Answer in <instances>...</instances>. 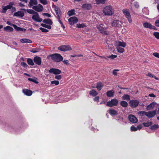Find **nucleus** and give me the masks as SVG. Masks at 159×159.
Here are the masks:
<instances>
[{"label":"nucleus","instance_id":"obj_17","mask_svg":"<svg viewBox=\"0 0 159 159\" xmlns=\"http://www.w3.org/2000/svg\"><path fill=\"white\" fill-rule=\"evenodd\" d=\"M83 9L87 10H90L92 8V5L90 3H85L82 6Z\"/></svg>","mask_w":159,"mask_h":159},{"label":"nucleus","instance_id":"obj_57","mask_svg":"<svg viewBox=\"0 0 159 159\" xmlns=\"http://www.w3.org/2000/svg\"><path fill=\"white\" fill-rule=\"evenodd\" d=\"M119 71V70H113V74L115 75H117V73L116 72V71Z\"/></svg>","mask_w":159,"mask_h":159},{"label":"nucleus","instance_id":"obj_20","mask_svg":"<svg viewBox=\"0 0 159 159\" xmlns=\"http://www.w3.org/2000/svg\"><path fill=\"white\" fill-rule=\"evenodd\" d=\"M54 8L57 17H58V16H61V14L60 8L56 5L54 6Z\"/></svg>","mask_w":159,"mask_h":159},{"label":"nucleus","instance_id":"obj_58","mask_svg":"<svg viewBox=\"0 0 159 159\" xmlns=\"http://www.w3.org/2000/svg\"><path fill=\"white\" fill-rule=\"evenodd\" d=\"M99 99V98L98 96H96L95 97L94 99L93 100L95 101H98Z\"/></svg>","mask_w":159,"mask_h":159},{"label":"nucleus","instance_id":"obj_25","mask_svg":"<svg viewBox=\"0 0 159 159\" xmlns=\"http://www.w3.org/2000/svg\"><path fill=\"white\" fill-rule=\"evenodd\" d=\"M117 44L118 45V47H122L124 48L126 45V43L124 42H122L120 41H118L117 42Z\"/></svg>","mask_w":159,"mask_h":159},{"label":"nucleus","instance_id":"obj_43","mask_svg":"<svg viewBox=\"0 0 159 159\" xmlns=\"http://www.w3.org/2000/svg\"><path fill=\"white\" fill-rule=\"evenodd\" d=\"M158 128V126L157 125L155 124L150 127L151 129L152 130H155Z\"/></svg>","mask_w":159,"mask_h":159},{"label":"nucleus","instance_id":"obj_64","mask_svg":"<svg viewBox=\"0 0 159 159\" xmlns=\"http://www.w3.org/2000/svg\"><path fill=\"white\" fill-rule=\"evenodd\" d=\"M19 5L21 7H23L25 6V5L23 4H22L21 3H19Z\"/></svg>","mask_w":159,"mask_h":159},{"label":"nucleus","instance_id":"obj_26","mask_svg":"<svg viewBox=\"0 0 159 159\" xmlns=\"http://www.w3.org/2000/svg\"><path fill=\"white\" fill-rule=\"evenodd\" d=\"M43 22L44 23H46L47 24L49 25H52V22L50 19H45L43 20Z\"/></svg>","mask_w":159,"mask_h":159},{"label":"nucleus","instance_id":"obj_52","mask_svg":"<svg viewBox=\"0 0 159 159\" xmlns=\"http://www.w3.org/2000/svg\"><path fill=\"white\" fill-rule=\"evenodd\" d=\"M134 6L135 7L138 8L139 7V5L138 3L136 2H135L134 3Z\"/></svg>","mask_w":159,"mask_h":159},{"label":"nucleus","instance_id":"obj_19","mask_svg":"<svg viewBox=\"0 0 159 159\" xmlns=\"http://www.w3.org/2000/svg\"><path fill=\"white\" fill-rule=\"evenodd\" d=\"M24 15V13L21 11H19L14 13L13 15L14 16L23 17Z\"/></svg>","mask_w":159,"mask_h":159},{"label":"nucleus","instance_id":"obj_62","mask_svg":"<svg viewBox=\"0 0 159 159\" xmlns=\"http://www.w3.org/2000/svg\"><path fill=\"white\" fill-rule=\"evenodd\" d=\"M60 17L61 16H58V17H57V18L58 20V21L60 23L62 22L61 21V20H60Z\"/></svg>","mask_w":159,"mask_h":159},{"label":"nucleus","instance_id":"obj_11","mask_svg":"<svg viewBox=\"0 0 159 159\" xmlns=\"http://www.w3.org/2000/svg\"><path fill=\"white\" fill-rule=\"evenodd\" d=\"M32 8L37 12H40L43 11V7L42 5L39 4L37 6H33Z\"/></svg>","mask_w":159,"mask_h":159},{"label":"nucleus","instance_id":"obj_32","mask_svg":"<svg viewBox=\"0 0 159 159\" xmlns=\"http://www.w3.org/2000/svg\"><path fill=\"white\" fill-rule=\"evenodd\" d=\"M90 95L93 96H95L98 94V93L94 89L91 90L89 93Z\"/></svg>","mask_w":159,"mask_h":159},{"label":"nucleus","instance_id":"obj_42","mask_svg":"<svg viewBox=\"0 0 159 159\" xmlns=\"http://www.w3.org/2000/svg\"><path fill=\"white\" fill-rule=\"evenodd\" d=\"M86 26V25L84 24H76V27L78 28H84Z\"/></svg>","mask_w":159,"mask_h":159},{"label":"nucleus","instance_id":"obj_30","mask_svg":"<svg viewBox=\"0 0 159 159\" xmlns=\"http://www.w3.org/2000/svg\"><path fill=\"white\" fill-rule=\"evenodd\" d=\"M103 85L102 83H97L96 88L99 91L103 87Z\"/></svg>","mask_w":159,"mask_h":159},{"label":"nucleus","instance_id":"obj_51","mask_svg":"<svg viewBox=\"0 0 159 159\" xmlns=\"http://www.w3.org/2000/svg\"><path fill=\"white\" fill-rule=\"evenodd\" d=\"M39 29L41 30V31L43 32H47L48 31V30L45 29L44 28H43L42 27H40Z\"/></svg>","mask_w":159,"mask_h":159},{"label":"nucleus","instance_id":"obj_22","mask_svg":"<svg viewBox=\"0 0 159 159\" xmlns=\"http://www.w3.org/2000/svg\"><path fill=\"white\" fill-rule=\"evenodd\" d=\"M109 113L111 116L116 115L117 114V112L113 109H110L109 110Z\"/></svg>","mask_w":159,"mask_h":159},{"label":"nucleus","instance_id":"obj_1","mask_svg":"<svg viewBox=\"0 0 159 159\" xmlns=\"http://www.w3.org/2000/svg\"><path fill=\"white\" fill-rule=\"evenodd\" d=\"M114 10L111 6H108L105 7L103 9V12L105 15L111 16L113 14Z\"/></svg>","mask_w":159,"mask_h":159},{"label":"nucleus","instance_id":"obj_50","mask_svg":"<svg viewBox=\"0 0 159 159\" xmlns=\"http://www.w3.org/2000/svg\"><path fill=\"white\" fill-rule=\"evenodd\" d=\"M47 0H39L41 3L43 5H46L48 4Z\"/></svg>","mask_w":159,"mask_h":159},{"label":"nucleus","instance_id":"obj_12","mask_svg":"<svg viewBox=\"0 0 159 159\" xmlns=\"http://www.w3.org/2000/svg\"><path fill=\"white\" fill-rule=\"evenodd\" d=\"M50 73H52L55 75H59L61 73V71L59 69L51 68L48 71Z\"/></svg>","mask_w":159,"mask_h":159},{"label":"nucleus","instance_id":"obj_35","mask_svg":"<svg viewBox=\"0 0 159 159\" xmlns=\"http://www.w3.org/2000/svg\"><path fill=\"white\" fill-rule=\"evenodd\" d=\"M28 80L36 84L39 83L38 82L37 80V79L35 77L33 78H29L28 79Z\"/></svg>","mask_w":159,"mask_h":159},{"label":"nucleus","instance_id":"obj_31","mask_svg":"<svg viewBox=\"0 0 159 159\" xmlns=\"http://www.w3.org/2000/svg\"><path fill=\"white\" fill-rule=\"evenodd\" d=\"M21 10L25 11H27L28 13L32 14L33 15L36 12L32 9H27V10H26L25 9L23 8L21 9Z\"/></svg>","mask_w":159,"mask_h":159},{"label":"nucleus","instance_id":"obj_14","mask_svg":"<svg viewBox=\"0 0 159 159\" xmlns=\"http://www.w3.org/2000/svg\"><path fill=\"white\" fill-rule=\"evenodd\" d=\"M129 120L131 122L136 123L138 121L137 118L134 115H129L128 116Z\"/></svg>","mask_w":159,"mask_h":159},{"label":"nucleus","instance_id":"obj_36","mask_svg":"<svg viewBox=\"0 0 159 159\" xmlns=\"http://www.w3.org/2000/svg\"><path fill=\"white\" fill-rule=\"evenodd\" d=\"M117 51L120 53H123L124 52L125 50L124 48H120V47L117 46L116 47Z\"/></svg>","mask_w":159,"mask_h":159},{"label":"nucleus","instance_id":"obj_28","mask_svg":"<svg viewBox=\"0 0 159 159\" xmlns=\"http://www.w3.org/2000/svg\"><path fill=\"white\" fill-rule=\"evenodd\" d=\"M20 42L22 43H31L32 41L30 39H20Z\"/></svg>","mask_w":159,"mask_h":159},{"label":"nucleus","instance_id":"obj_59","mask_svg":"<svg viewBox=\"0 0 159 159\" xmlns=\"http://www.w3.org/2000/svg\"><path fill=\"white\" fill-rule=\"evenodd\" d=\"M64 63L66 65H69V64L68 62V60H64L63 61Z\"/></svg>","mask_w":159,"mask_h":159},{"label":"nucleus","instance_id":"obj_6","mask_svg":"<svg viewBox=\"0 0 159 159\" xmlns=\"http://www.w3.org/2000/svg\"><path fill=\"white\" fill-rule=\"evenodd\" d=\"M32 18L34 21L38 22H40L42 21V19L40 18L39 14L36 12L33 15Z\"/></svg>","mask_w":159,"mask_h":159},{"label":"nucleus","instance_id":"obj_45","mask_svg":"<svg viewBox=\"0 0 159 159\" xmlns=\"http://www.w3.org/2000/svg\"><path fill=\"white\" fill-rule=\"evenodd\" d=\"M41 25L43 27L47 28L49 29H50L51 28V27L50 25H48L44 24H41Z\"/></svg>","mask_w":159,"mask_h":159},{"label":"nucleus","instance_id":"obj_3","mask_svg":"<svg viewBox=\"0 0 159 159\" xmlns=\"http://www.w3.org/2000/svg\"><path fill=\"white\" fill-rule=\"evenodd\" d=\"M118 100L116 98L112 99L111 101L107 102L106 106L111 107L114 106H116L118 103Z\"/></svg>","mask_w":159,"mask_h":159},{"label":"nucleus","instance_id":"obj_33","mask_svg":"<svg viewBox=\"0 0 159 159\" xmlns=\"http://www.w3.org/2000/svg\"><path fill=\"white\" fill-rule=\"evenodd\" d=\"M106 0H95L96 3L97 4H104L106 2Z\"/></svg>","mask_w":159,"mask_h":159},{"label":"nucleus","instance_id":"obj_48","mask_svg":"<svg viewBox=\"0 0 159 159\" xmlns=\"http://www.w3.org/2000/svg\"><path fill=\"white\" fill-rule=\"evenodd\" d=\"M153 35L157 39H159V33L158 32H154Z\"/></svg>","mask_w":159,"mask_h":159},{"label":"nucleus","instance_id":"obj_23","mask_svg":"<svg viewBox=\"0 0 159 159\" xmlns=\"http://www.w3.org/2000/svg\"><path fill=\"white\" fill-rule=\"evenodd\" d=\"M37 4V0H30L29 2V6L30 7H31L33 5H36Z\"/></svg>","mask_w":159,"mask_h":159},{"label":"nucleus","instance_id":"obj_40","mask_svg":"<svg viewBox=\"0 0 159 159\" xmlns=\"http://www.w3.org/2000/svg\"><path fill=\"white\" fill-rule=\"evenodd\" d=\"M12 26L14 28L16 29L17 31H23V29L18 27L17 25H12Z\"/></svg>","mask_w":159,"mask_h":159},{"label":"nucleus","instance_id":"obj_16","mask_svg":"<svg viewBox=\"0 0 159 159\" xmlns=\"http://www.w3.org/2000/svg\"><path fill=\"white\" fill-rule=\"evenodd\" d=\"M33 60L34 62L37 65H40L41 64V58L39 57L36 56L34 57Z\"/></svg>","mask_w":159,"mask_h":159},{"label":"nucleus","instance_id":"obj_37","mask_svg":"<svg viewBox=\"0 0 159 159\" xmlns=\"http://www.w3.org/2000/svg\"><path fill=\"white\" fill-rule=\"evenodd\" d=\"M75 11L74 9H72L70 11H69L68 12V15L70 16H71L74 15L75 14Z\"/></svg>","mask_w":159,"mask_h":159},{"label":"nucleus","instance_id":"obj_55","mask_svg":"<svg viewBox=\"0 0 159 159\" xmlns=\"http://www.w3.org/2000/svg\"><path fill=\"white\" fill-rule=\"evenodd\" d=\"M21 65L25 67H27L28 66L24 62H22L21 63Z\"/></svg>","mask_w":159,"mask_h":159},{"label":"nucleus","instance_id":"obj_24","mask_svg":"<svg viewBox=\"0 0 159 159\" xmlns=\"http://www.w3.org/2000/svg\"><path fill=\"white\" fill-rule=\"evenodd\" d=\"M114 92L112 90L108 91L107 92V95L109 97H112L114 96Z\"/></svg>","mask_w":159,"mask_h":159},{"label":"nucleus","instance_id":"obj_46","mask_svg":"<svg viewBox=\"0 0 159 159\" xmlns=\"http://www.w3.org/2000/svg\"><path fill=\"white\" fill-rule=\"evenodd\" d=\"M130 129L131 131H135L138 130V128L137 127H135L134 126L132 125Z\"/></svg>","mask_w":159,"mask_h":159},{"label":"nucleus","instance_id":"obj_10","mask_svg":"<svg viewBox=\"0 0 159 159\" xmlns=\"http://www.w3.org/2000/svg\"><path fill=\"white\" fill-rule=\"evenodd\" d=\"M156 110L153 111H149L146 112V116L148 118H150L153 117L156 113Z\"/></svg>","mask_w":159,"mask_h":159},{"label":"nucleus","instance_id":"obj_5","mask_svg":"<svg viewBox=\"0 0 159 159\" xmlns=\"http://www.w3.org/2000/svg\"><path fill=\"white\" fill-rule=\"evenodd\" d=\"M122 11L126 17L129 23H131L132 22V20L129 11L126 9H124Z\"/></svg>","mask_w":159,"mask_h":159},{"label":"nucleus","instance_id":"obj_4","mask_svg":"<svg viewBox=\"0 0 159 159\" xmlns=\"http://www.w3.org/2000/svg\"><path fill=\"white\" fill-rule=\"evenodd\" d=\"M97 28L102 34H107L108 33L106 31V28L102 24H101L97 26Z\"/></svg>","mask_w":159,"mask_h":159},{"label":"nucleus","instance_id":"obj_9","mask_svg":"<svg viewBox=\"0 0 159 159\" xmlns=\"http://www.w3.org/2000/svg\"><path fill=\"white\" fill-rule=\"evenodd\" d=\"M139 103V102L136 100H132L129 102L130 106L133 108H135L137 107Z\"/></svg>","mask_w":159,"mask_h":159},{"label":"nucleus","instance_id":"obj_21","mask_svg":"<svg viewBox=\"0 0 159 159\" xmlns=\"http://www.w3.org/2000/svg\"><path fill=\"white\" fill-rule=\"evenodd\" d=\"M156 104V103L152 102L147 107L146 109L148 110H151L154 107L155 105Z\"/></svg>","mask_w":159,"mask_h":159},{"label":"nucleus","instance_id":"obj_29","mask_svg":"<svg viewBox=\"0 0 159 159\" xmlns=\"http://www.w3.org/2000/svg\"><path fill=\"white\" fill-rule=\"evenodd\" d=\"M3 30L5 31H8L9 32H12L13 31V29L10 26H7L4 28Z\"/></svg>","mask_w":159,"mask_h":159},{"label":"nucleus","instance_id":"obj_63","mask_svg":"<svg viewBox=\"0 0 159 159\" xmlns=\"http://www.w3.org/2000/svg\"><path fill=\"white\" fill-rule=\"evenodd\" d=\"M11 8L12 11H15L16 10V8L14 7H13L12 6V7Z\"/></svg>","mask_w":159,"mask_h":159},{"label":"nucleus","instance_id":"obj_54","mask_svg":"<svg viewBox=\"0 0 159 159\" xmlns=\"http://www.w3.org/2000/svg\"><path fill=\"white\" fill-rule=\"evenodd\" d=\"M155 24L156 26L159 27V19L155 22Z\"/></svg>","mask_w":159,"mask_h":159},{"label":"nucleus","instance_id":"obj_41","mask_svg":"<svg viewBox=\"0 0 159 159\" xmlns=\"http://www.w3.org/2000/svg\"><path fill=\"white\" fill-rule=\"evenodd\" d=\"M123 98L124 100H130L129 96L127 94L124 95L123 97Z\"/></svg>","mask_w":159,"mask_h":159},{"label":"nucleus","instance_id":"obj_60","mask_svg":"<svg viewBox=\"0 0 159 159\" xmlns=\"http://www.w3.org/2000/svg\"><path fill=\"white\" fill-rule=\"evenodd\" d=\"M148 96L151 97H156V96L153 93H151L148 95Z\"/></svg>","mask_w":159,"mask_h":159},{"label":"nucleus","instance_id":"obj_61","mask_svg":"<svg viewBox=\"0 0 159 159\" xmlns=\"http://www.w3.org/2000/svg\"><path fill=\"white\" fill-rule=\"evenodd\" d=\"M43 15L46 16L48 17H50L51 16L50 14H48V13H43Z\"/></svg>","mask_w":159,"mask_h":159},{"label":"nucleus","instance_id":"obj_56","mask_svg":"<svg viewBox=\"0 0 159 159\" xmlns=\"http://www.w3.org/2000/svg\"><path fill=\"white\" fill-rule=\"evenodd\" d=\"M153 55L156 57L159 58V53L157 52H154L153 53Z\"/></svg>","mask_w":159,"mask_h":159},{"label":"nucleus","instance_id":"obj_18","mask_svg":"<svg viewBox=\"0 0 159 159\" xmlns=\"http://www.w3.org/2000/svg\"><path fill=\"white\" fill-rule=\"evenodd\" d=\"M23 93L26 95L30 96L32 94V92L30 90L27 89H24L22 90Z\"/></svg>","mask_w":159,"mask_h":159},{"label":"nucleus","instance_id":"obj_15","mask_svg":"<svg viewBox=\"0 0 159 159\" xmlns=\"http://www.w3.org/2000/svg\"><path fill=\"white\" fill-rule=\"evenodd\" d=\"M13 2H11L9 3V5L5 7H3V10L2 11V12L3 13H5L7 10L11 8L12 7V6L13 5Z\"/></svg>","mask_w":159,"mask_h":159},{"label":"nucleus","instance_id":"obj_34","mask_svg":"<svg viewBox=\"0 0 159 159\" xmlns=\"http://www.w3.org/2000/svg\"><path fill=\"white\" fill-rule=\"evenodd\" d=\"M120 105L123 107H126L128 106V104L126 101H122L120 102Z\"/></svg>","mask_w":159,"mask_h":159},{"label":"nucleus","instance_id":"obj_13","mask_svg":"<svg viewBox=\"0 0 159 159\" xmlns=\"http://www.w3.org/2000/svg\"><path fill=\"white\" fill-rule=\"evenodd\" d=\"M68 21L70 25H74L77 22L78 19L75 16H73L70 17L68 19Z\"/></svg>","mask_w":159,"mask_h":159},{"label":"nucleus","instance_id":"obj_47","mask_svg":"<svg viewBox=\"0 0 159 159\" xmlns=\"http://www.w3.org/2000/svg\"><path fill=\"white\" fill-rule=\"evenodd\" d=\"M59 82L58 81L54 80L51 82L52 84H54L56 85H57L59 84Z\"/></svg>","mask_w":159,"mask_h":159},{"label":"nucleus","instance_id":"obj_39","mask_svg":"<svg viewBox=\"0 0 159 159\" xmlns=\"http://www.w3.org/2000/svg\"><path fill=\"white\" fill-rule=\"evenodd\" d=\"M152 124V123L151 122H148L147 123L144 122L143 123V126L144 127H149Z\"/></svg>","mask_w":159,"mask_h":159},{"label":"nucleus","instance_id":"obj_27","mask_svg":"<svg viewBox=\"0 0 159 159\" xmlns=\"http://www.w3.org/2000/svg\"><path fill=\"white\" fill-rule=\"evenodd\" d=\"M143 26L146 28H148L149 29L153 28L152 26V25L148 22H145L143 24Z\"/></svg>","mask_w":159,"mask_h":159},{"label":"nucleus","instance_id":"obj_2","mask_svg":"<svg viewBox=\"0 0 159 159\" xmlns=\"http://www.w3.org/2000/svg\"><path fill=\"white\" fill-rule=\"evenodd\" d=\"M50 56L52 60L53 61L57 62H58L62 61L63 59L62 56L58 53L53 54Z\"/></svg>","mask_w":159,"mask_h":159},{"label":"nucleus","instance_id":"obj_38","mask_svg":"<svg viewBox=\"0 0 159 159\" xmlns=\"http://www.w3.org/2000/svg\"><path fill=\"white\" fill-rule=\"evenodd\" d=\"M27 62L29 65L33 66L34 65V63L33 62V60L30 58H28L27 60Z\"/></svg>","mask_w":159,"mask_h":159},{"label":"nucleus","instance_id":"obj_8","mask_svg":"<svg viewBox=\"0 0 159 159\" xmlns=\"http://www.w3.org/2000/svg\"><path fill=\"white\" fill-rule=\"evenodd\" d=\"M58 49L62 51L71 50V48L69 45H62L58 48Z\"/></svg>","mask_w":159,"mask_h":159},{"label":"nucleus","instance_id":"obj_49","mask_svg":"<svg viewBox=\"0 0 159 159\" xmlns=\"http://www.w3.org/2000/svg\"><path fill=\"white\" fill-rule=\"evenodd\" d=\"M117 57V56L115 55H112L111 56L110 55L107 57L108 58H111L112 59H113L115 58L116 57Z\"/></svg>","mask_w":159,"mask_h":159},{"label":"nucleus","instance_id":"obj_53","mask_svg":"<svg viewBox=\"0 0 159 159\" xmlns=\"http://www.w3.org/2000/svg\"><path fill=\"white\" fill-rule=\"evenodd\" d=\"M61 78H62V76L61 75H56L55 77V79H56L58 80L61 79Z\"/></svg>","mask_w":159,"mask_h":159},{"label":"nucleus","instance_id":"obj_44","mask_svg":"<svg viewBox=\"0 0 159 159\" xmlns=\"http://www.w3.org/2000/svg\"><path fill=\"white\" fill-rule=\"evenodd\" d=\"M146 112L144 111H139L138 112V114L141 116H146Z\"/></svg>","mask_w":159,"mask_h":159},{"label":"nucleus","instance_id":"obj_7","mask_svg":"<svg viewBox=\"0 0 159 159\" xmlns=\"http://www.w3.org/2000/svg\"><path fill=\"white\" fill-rule=\"evenodd\" d=\"M122 21L120 20H114L111 23L112 26L120 28L122 26Z\"/></svg>","mask_w":159,"mask_h":159}]
</instances>
